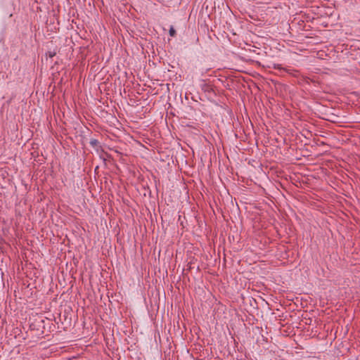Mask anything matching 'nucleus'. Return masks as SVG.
<instances>
[{
    "label": "nucleus",
    "instance_id": "f257e3e1",
    "mask_svg": "<svg viewBox=\"0 0 360 360\" xmlns=\"http://www.w3.org/2000/svg\"><path fill=\"white\" fill-rule=\"evenodd\" d=\"M202 89L207 92H211L213 91L212 87L207 84L203 85Z\"/></svg>",
    "mask_w": 360,
    "mask_h": 360
},
{
    "label": "nucleus",
    "instance_id": "7ed1b4c3",
    "mask_svg": "<svg viewBox=\"0 0 360 360\" xmlns=\"http://www.w3.org/2000/svg\"><path fill=\"white\" fill-rule=\"evenodd\" d=\"M56 55V51H48L46 53V56H49V58H53Z\"/></svg>",
    "mask_w": 360,
    "mask_h": 360
},
{
    "label": "nucleus",
    "instance_id": "20e7f679",
    "mask_svg": "<svg viewBox=\"0 0 360 360\" xmlns=\"http://www.w3.org/2000/svg\"><path fill=\"white\" fill-rule=\"evenodd\" d=\"M169 35L171 37H174L176 35V31L174 29L173 27H171L170 29H169Z\"/></svg>",
    "mask_w": 360,
    "mask_h": 360
},
{
    "label": "nucleus",
    "instance_id": "f03ea898",
    "mask_svg": "<svg viewBox=\"0 0 360 360\" xmlns=\"http://www.w3.org/2000/svg\"><path fill=\"white\" fill-rule=\"evenodd\" d=\"M89 143L93 147H96V146H97L98 145L99 142H98V141L97 139H92L90 140Z\"/></svg>",
    "mask_w": 360,
    "mask_h": 360
}]
</instances>
